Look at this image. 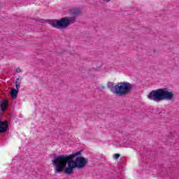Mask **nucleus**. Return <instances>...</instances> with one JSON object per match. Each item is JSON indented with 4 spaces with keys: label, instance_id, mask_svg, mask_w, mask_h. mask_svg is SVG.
<instances>
[{
    "label": "nucleus",
    "instance_id": "nucleus-7",
    "mask_svg": "<svg viewBox=\"0 0 179 179\" xmlns=\"http://www.w3.org/2000/svg\"><path fill=\"white\" fill-rule=\"evenodd\" d=\"M107 87H108V89H110V92H112V93H113V94H115V85H114V83L108 82L107 83Z\"/></svg>",
    "mask_w": 179,
    "mask_h": 179
},
{
    "label": "nucleus",
    "instance_id": "nucleus-5",
    "mask_svg": "<svg viewBox=\"0 0 179 179\" xmlns=\"http://www.w3.org/2000/svg\"><path fill=\"white\" fill-rule=\"evenodd\" d=\"M8 122L0 121V134H5L8 131Z\"/></svg>",
    "mask_w": 179,
    "mask_h": 179
},
{
    "label": "nucleus",
    "instance_id": "nucleus-9",
    "mask_svg": "<svg viewBox=\"0 0 179 179\" xmlns=\"http://www.w3.org/2000/svg\"><path fill=\"white\" fill-rule=\"evenodd\" d=\"M113 159H114L115 160H117V159H120V154H115V155H113Z\"/></svg>",
    "mask_w": 179,
    "mask_h": 179
},
{
    "label": "nucleus",
    "instance_id": "nucleus-3",
    "mask_svg": "<svg viewBox=\"0 0 179 179\" xmlns=\"http://www.w3.org/2000/svg\"><path fill=\"white\" fill-rule=\"evenodd\" d=\"M70 13L73 17H65L59 20H48V23L50 26H52V27H57V29H66V27H68L69 24H71V23L75 22V19H76L75 16L80 15V13H82V10L79 8H74L70 10Z\"/></svg>",
    "mask_w": 179,
    "mask_h": 179
},
{
    "label": "nucleus",
    "instance_id": "nucleus-11",
    "mask_svg": "<svg viewBox=\"0 0 179 179\" xmlns=\"http://www.w3.org/2000/svg\"><path fill=\"white\" fill-rule=\"evenodd\" d=\"M15 71L17 72V73H20V72H22V70L20 69V68H17Z\"/></svg>",
    "mask_w": 179,
    "mask_h": 179
},
{
    "label": "nucleus",
    "instance_id": "nucleus-4",
    "mask_svg": "<svg viewBox=\"0 0 179 179\" xmlns=\"http://www.w3.org/2000/svg\"><path fill=\"white\" fill-rule=\"evenodd\" d=\"M132 89H134V85L129 83H119L115 85V94L127 96Z\"/></svg>",
    "mask_w": 179,
    "mask_h": 179
},
{
    "label": "nucleus",
    "instance_id": "nucleus-2",
    "mask_svg": "<svg viewBox=\"0 0 179 179\" xmlns=\"http://www.w3.org/2000/svg\"><path fill=\"white\" fill-rule=\"evenodd\" d=\"M176 97L174 91L171 89L159 88L156 90L152 91L148 95V99L159 103V101H163L167 100L170 101Z\"/></svg>",
    "mask_w": 179,
    "mask_h": 179
},
{
    "label": "nucleus",
    "instance_id": "nucleus-12",
    "mask_svg": "<svg viewBox=\"0 0 179 179\" xmlns=\"http://www.w3.org/2000/svg\"><path fill=\"white\" fill-rule=\"evenodd\" d=\"M16 89H19L20 87V84H15Z\"/></svg>",
    "mask_w": 179,
    "mask_h": 179
},
{
    "label": "nucleus",
    "instance_id": "nucleus-6",
    "mask_svg": "<svg viewBox=\"0 0 179 179\" xmlns=\"http://www.w3.org/2000/svg\"><path fill=\"white\" fill-rule=\"evenodd\" d=\"M6 107H8V99H5L1 102V110L2 113H5V110H6Z\"/></svg>",
    "mask_w": 179,
    "mask_h": 179
},
{
    "label": "nucleus",
    "instance_id": "nucleus-10",
    "mask_svg": "<svg viewBox=\"0 0 179 179\" xmlns=\"http://www.w3.org/2000/svg\"><path fill=\"white\" fill-rule=\"evenodd\" d=\"M21 82L22 81L20 80V79L17 78L15 81V85H20Z\"/></svg>",
    "mask_w": 179,
    "mask_h": 179
},
{
    "label": "nucleus",
    "instance_id": "nucleus-1",
    "mask_svg": "<svg viewBox=\"0 0 179 179\" xmlns=\"http://www.w3.org/2000/svg\"><path fill=\"white\" fill-rule=\"evenodd\" d=\"M81 151L73 152L68 156L60 155L56 157L52 160L54 166L55 173H64V174H72L75 169H83L86 166V159L83 157H78L75 161L76 156H80Z\"/></svg>",
    "mask_w": 179,
    "mask_h": 179
},
{
    "label": "nucleus",
    "instance_id": "nucleus-13",
    "mask_svg": "<svg viewBox=\"0 0 179 179\" xmlns=\"http://www.w3.org/2000/svg\"><path fill=\"white\" fill-rule=\"evenodd\" d=\"M104 2H110V0H103Z\"/></svg>",
    "mask_w": 179,
    "mask_h": 179
},
{
    "label": "nucleus",
    "instance_id": "nucleus-8",
    "mask_svg": "<svg viewBox=\"0 0 179 179\" xmlns=\"http://www.w3.org/2000/svg\"><path fill=\"white\" fill-rule=\"evenodd\" d=\"M17 93H18V91L16 90V89L15 88H13L11 90V93H10L11 97H13V99H15L16 96H17Z\"/></svg>",
    "mask_w": 179,
    "mask_h": 179
}]
</instances>
